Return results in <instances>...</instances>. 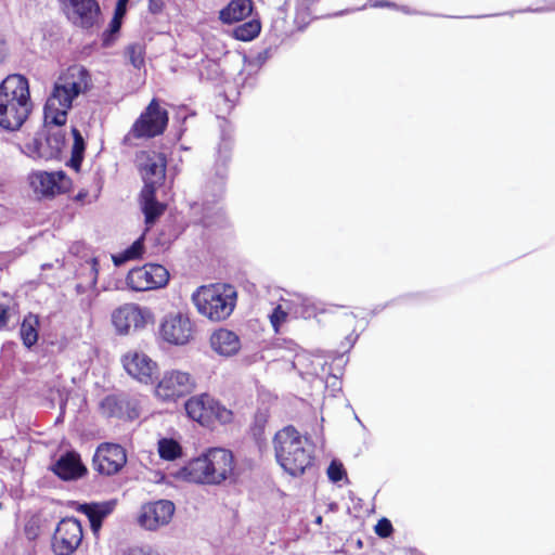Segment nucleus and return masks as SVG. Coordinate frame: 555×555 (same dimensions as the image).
Returning a JSON list of instances; mask_svg holds the SVG:
<instances>
[{
  "mask_svg": "<svg viewBox=\"0 0 555 555\" xmlns=\"http://www.w3.org/2000/svg\"><path fill=\"white\" fill-rule=\"evenodd\" d=\"M91 88L89 72L80 65L67 68L54 82L44 105V120L56 127L65 125L74 100Z\"/></svg>",
  "mask_w": 555,
  "mask_h": 555,
  "instance_id": "obj_1",
  "label": "nucleus"
},
{
  "mask_svg": "<svg viewBox=\"0 0 555 555\" xmlns=\"http://www.w3.org/2000/svg\"><path fill=\"white\" fill-rule=\"evenodd\" d=\"M175 476L184 481L204 485H220L227 480H234V456L230 450L211 448L191 460Z\"/></svg>",
  "mask_w": 555,
  "mask_h": 555,
  "instance_id": "obj_2",
  "label": "nucleus"
},
{
  "mask_svg": "<svg viewBox=\"0 0 555 555\" xmlns=\"http://www.w3.org/2000/svg\"><path fill=\"white\" fill-rule=\"evenodd\" d=\"M30 112L28 80L22 75H9L0 85V127L18 130Z\"/></svg>",
  "mask_w": 555,
  "mask_h": 555,
  "instance_id": "obj_3",
  "label": "nucleus"
},
{
  "mask_svg": "<svg viewBox=\"0 0 555 555\" xmlns=\"http://www.w3.org/2000/svg\"><path fill=\"white\" fill-rule=\"evenodd\" d=\"M275 459L292 476H300L312 465L313 450L308 438L293 426L279 430L273 438Z\"/></svg>",
  "mask_w": 555,
  "mask_h": 555,
  "instance_id": "obj_4",
  "label": "nucleus"
},
{
  "mask_svg": "<svg viewBox=\"0 0 555 555\" xmlns=\"http://www.w3.org/2000/svg\"><path fill=\"white\" fill-rule=\"evenodd\" d=\"M197 311L211 321L225 320L236 304V291L232 285L202 286L192 296Z\"/></svg>",
  "mask_w": 555,
  "mask_h": 555,
  "instance_id": "obj_5",
  "label": "nucleus"
},
{
  "mask_svg": "<svg viewBox=\"0 0 555 555\" xmlns=\"http://www.w3.org/2000/svg\"><path fill=\"white\" fill-rule=\"evenodd\" d=\"M190 418L204 426L211 425L215 421L228 424L232 421V411L221 405L208 393L193 396L184 404Z\"/></svg>",
  "mask_w": 555,
  "mask_h": 555,
  "instance_id": "obj_6",
  "label": "nucleus"
},
{
  "mask_svg": "<svg viewBox=\"0 0 555 555\" xmlns=\"http://www.w3.org/2000/svg\"><path fill=\"white\" fill-rule=\"evenodd\" d=\"M169 280V272L162 264L146 263L130 270L126 278L128 287L135 292H145L164 287Z\"/></svg>",
  "mask_w": 555,
  "mask_h": 555,
  "instance_id": "obj_7",
  "label": "nucleus"
},
{
  "mask_svg": "<svg viewBox=\"0 0 555 555\" xmlns=\"http://www.w3.org/2000/svg\"><path fill=\"white\" fill-rule=\"evenodd\" d=\"M168 124V113L153 99L133 124L130 134L134 138H153L162 134Z\"/></svg>",
  "mask_w": 555,
  "mask_h": 555,
  "instance_id": "obj_8",
  "label": "nucleus"
},
{
  "mask_svg": "<svg viewBox=\"0 0 555 555\" xmlns=\"http://www.w3.org/2000/svg\"><path fill=\"white\" fill-rule=\"evenodd\" d=\"M81 524L74 517L62 519L53 534L52 548L56 555L73 554L82 541Z\"/></svg>",
  "mask_w": 555,
  "mask_h": 555,
  "instance_id": "obj_9",
  "label": "nucleus"
},
{
  "mask_svg": "<svg viewBox=\"0 0 555 555\" xmlns=\"http://www.w3.org/2000/svg\"><path fill=\"white\" fill-rule=\"evenodd\" d=\"M65 146V134L61 129L49 131L47 137H36L25 144L22 152L34 159H54Z\"/></svg>",
  "mask_w": 555,
  "mask_h": 555,
  "instance_id": "obj_10",
  "label": "nucleus"
},
{
  "mask_svg": "<svg viewBox=\"0 0 555 555\" xmlns=\"http://www.w3.org/2000/svg\"><path fill=\"white\" fill-rule=\"evenodd\" d=\"M194 386V379L189 373L172 370L164 373L155 393L164 401H171L191 392Z\"/></svg>",
  "mask_w": 555,
  "mask_h": 555,
  "instance_id": "obj_11",
  "label": "nucleus"
},
{
  "mask_svg": "<svg viewBox=\"0 0 555 555\" xmlns=\"http://www.w3.org/2000/svg\"><path fill=\"white\" fill-rule=\"evenodd\" d=\"M175 511V504L168 500L146 503L140 509L138 524L145 530L156 531L169 525Z\"/></svg>",
  "mask_w": 555,
  "mask_h": 555,
  "instance_id": "obj_12",
  "label": "nucleus"
},
{
  "mask_svg": "<svg viewBox=\"0 0 555 555\" xmlns=\"http://www.w3.org/2000/svg\"><path fill=\"white\" fill-rule=\"evenodd\" d=\"M69 21L81 28H91L100 18V5L95 0H59Z\"/></svg>",
  "mask_w": 555,
  "mask_h": 555,
  "instance_id": "obj_13",
  "label": "nucleus"
},
{
  "mask_svg": "<svg viewBox=\"0 0 555 555\" xmlns=\"http://www.w3.org/2000/svg\"><path fill=\"white\" fill-rule=\"evenodd\" d=\"M127 463L125 449L115 443H102L93 456V467L101 475L112 476L121 470Z\"/></svg>",
  "mask_w": 555,
  "mask_h": 555,
  "instance_id": "obj_14",
  "label": "nucleus"
},
{
  "mask_svg": "<svg viewBox=\"0 0 555 555\" xmlns=\"http://www.w3.org/2000/svg\"><path fill=\"white\" fill-rule=\"evenodd\" d=\"M167 159L163 153L155 151L142 152L139 156V168L144 181L143 189L156 190L166 177Z\"/></svg>",
  "mask_w": 555,
  "mask_h": 555,
  "instance_id": "obj_15",
  "label": "nucleus"
},
{
  "mask_svg": "<svg viewBox=\"0 0 555 555\" xmlns=\"http://www.w3.org/2000/svg\"><path fill=\"white\" fill-rule=\"evenodd\" d=\"M163 339L172 345H184L192 337V324L190 319L182 313L166 315L159 328Z\"/></svg>",
  "mask_w": 555,
  "mask_h": 555,
  "instance_id": "obj_16",
  "label": "nucleus"
},
{
  "mask_svg": "<svg viewBox=\"0 0 555 555\" xmlns=\"http://www.w3.org/2000/svg\"><path fill=\"white\" fill-rule=\"evenodd\" d=\"M126 372L143 384L153 382L157 372V364L147 354L142 351L131 350L121 359Z\"/></svg>",
  "mask_w": 555,
  "mask_h": 555,
  "instance_id": "obj_17",
  "label": "nucleus"
},
{
  "mask_svg": "<svg viewBox=\"0 0 555 555\" xmlns=\"http://www.w3.org/2000/svg\"><path fill=\"white\" fill-rule=\"evenodd\" d=\"M150 311L134 304H126L112 313V322L119 334H128L131 327L141 328Z\"/></svg>",
  "mask_w": 555,
  "mask_h": 555,
  "instance_id": "obj_18",
  "label": "nucleus"
},
{
  "mask_svg": "<svg viewBox=\"0 0 555 555\" xmlns=\"http://www.w3.org/2000/svg\"><path fill=\"white\" fill-rule=\"evenodd\" d=\"M67 178L64 172L36 171L29 175V183L35 193L42 196H53L67 188Z\"/></svg>",
  "mask_w": 555,
  "mask_h": 555,
  "instance_id": "obj_19",
  "label": "nucleus"
},
{
  "mask_svg": "<svg viewBox=\"0 0 555 555\" xmlns=\"http://www.w3.org/2000/svg\"><path fill=\"white\" fill-rule=\"evenodd\" d=\"M100 410L106 417L128 418L138 417L135 402L126 395H109L100 402Z\"/></svg>",
  "mask_w": 555,
  "mask_h": 555,
  "instance_id": "obj_20",
  "label": "nucleus"
},
{
  "mask_svg": "<svg viewBox=\"0 0 555 555\" xmlns=\"http://www.w3.org/2000/svg\"><path fill=\"white\" fill-rule=\"evenodd\" d=\"M281 300L295 318L311 319L324 311L320 301L305 294L287 293Z\"/></svg>",
  "mask_w": 555,
  "mask_h": 555,
  "instance_id": "obj_21",
  "label": "nucleus"
},
{
  "mask_svg": "<svg viewBox=\"0 0 555 555\" xmlns=\"http://www.w3.org/2000/svg\"><path fill=\"white\" fill-rule=\"evenodd\" d=\"M224 185H225V168H218L216 178L209 181L205 188V194H206V204L208 205L211 197L212 202H217L219 198L222 197L224 193ZM214 217L221 218V209L219 207L211 208L210 206L204 207V216H203V224L205 227H210L215 223L214 220H211Z\"/></svg>",
  "mask_w": 555,
  "mask_h": 555,
  "instance_id": "obj_22",
  "label": "nucleus"
},
{
  "mask_svg": "<svg viewBox=\"0 0 555 555\" xmlns=\"http://www.w3.org/2000/svg\"><path fill=\"white\" fill-rule=\"evenodd\" d=\"M52 470L63 480L78 479L87 473V468L76 452H67L61 455Z\"/></svg>",
  "mask_w": 555,
  "mask_h": 555,
  "instance_id": "obj_23",
  "label": "nucleus"
},
{
  "mask_svg": "<svg viewBox=\"0 0 555 555\" xmlns=\"http://www.w3.org/2000/svg\"><path fill=\"white\" fill-rule=\"evenodd\" d=\"M210 346L218 354L231 357L241 349V340L234 332L220 328L211 335Z\"/></svg>",
  "mask_w": 555,
  "mask_h": 555,
  "instance_id": "obj_24",
  "label": "nucleus"
},
{
  "mask_svg": "<svg viewBox=\"0 0 555 555\" xmlns=\"http://www.w3.org/2000/svg\"><path fill=\"white\" fill-rule=\"evenodd\" d=\"M156 190L142 189L141 191V209L144 214L145 224L147 228L154 224L156 219L160 217L166 206L155 198ZM149 229H146L147 231Z\"/></svg>",
  "mask_w": 555,
  "mask_h": 555,
  "instance_id": "obj_25",
  "label": "nucleus"
},
{
  "mask_svg": "<svg viewBox=\"0 0 555 555\" xmlns=\"http://www.w3.org/2000/svg\"><path fill=\"white\" fill-rule=\"evenodd\" d=\"M253 2L250 0H232L219 13V18L224 24H233L243 21L250 15Z\"/></svg>",
  "mask_w": 555,
  "mask_h": 555,
  "instance_id": "obj_26",
  "label": "nucleus"
},
{
  "mask_svg": "<svg viewBox=\"0 0 555 555\" xmlns=\"http://www.w3.org/2000/svg\"><path fill=\"white\" fill-rule=\"evenodd\" d=\"M98 266L99 262L96 258H91L86 261V264L81 268V274L85 275V280L76 285V292L78 294H85L88 292L94 293L99 274Z\"/></svg>",
  "mask_w": 555,
  "mask_h": 555,
  "instance_id": "obj_27",
  "label": "nucleus"
},
{
  "mask_svg": "<svg viewBox=\"0 0 555 555\" xmlns=\"http://www.w3.org/2000/svg\"><path fill=\"white\" fill-rule=\"evenodd\" d=\"M144 250V233L138 237L129 247L119 254L113 255V262L119 267L129 260L139 259Z\"/></svg>",
  "mask_w": 555,
  "mask_h": 555,
  "instance_id": "obj_28",
  "label": "nucleus"
},
{
  "mask_svg": "<svg viewBox=\"0 0 555 555\" xmlns=\"http://www.w3.org/2000/svg\"><path fill=\"white\" fill-rule=\"evenodd\" d=\"M73 133V146H72V155L67 163V165L73 168L75 171L80 170V166L83 159V154L86 150V144L83 137L77 128L72 129Z\"/></svg>",
  "mask_w": 555,
  "mask_h": 555,
  "instance_id": "obj_29",
  "label": "nucleus"
},
{
  "mask_svg": "<svg viewBox=\"0 0 555 555\" xmlns=\"http://www.w3.org/2000/svg\"><path fill=\"white\" fill-rule=\"evenodd\" d=\"M37 325L38 319L33 314L27 315L21 325V337L24 345L28 348L34 346L38 340Z\"/></svg>",
  "mask_w": 555,
  "mask_h": 555,
  "instance_id": "obj_30",
  "label": "nucleus"
},
{
  "mask_svg": "<svg viewBox=\"0 0 555 555\" xmlns=\"http://www.w3.org/2000/svg\"><path fill=\"white\" fill-rule=\"evenodd\" d=\"M260 30V22L257 20H251L236 26L233 29V36L235 39L241 41H250L259 35Z\"/></svg>",
  "mask_w": 555,
  "mask_h": 555,
  "instance_id": "obj_31",
  "label": "nucleus"
},
{
  "mask_svg": "<svg viewBox=\"0 0 555 555\" xmlns=\"http://www.w3.org/2000/svg\"><path fill=\"white\" fill-rule=\"evenodd\" d=\"M158 453L163 460L173 461L182 455V447L171 438H163L158 441Z\"/></svg>",
  "mask_w": 555,
  "mask_h": 555,
  "instance_id": "obj_32",
  "label": "nucleus"
},
{
  "mask_svg": "<svg viewBox=\"0 0 555 555\" xmlns=\"http://www.w3.org/2000/svg\"><path fill=\"white\" fill-rule=\"evenodd\" d=\"M81 509L88 516L89 519H101V520H103L112 512V507L108 503L85 504V505H82Z\"/></svg>",
  "mask_w": 555,
  "mask_h": 555,
  "instance_id": "obj_33",
  "label": "nucleus"
},
{
  "mask_svg": "<svg viewBox=\"0 0 555 555\" xmlns=\"http://www.w3.org/2000/svg\"><path fill=\"white\" fill-rule=\"evenodd\" d=\"M127 54L129 56L130 63L135 68H141L144 65V47L140 43L130 44L127 48Z\"/></svg>",
  "mask_w": 555,
  "mask_h": 555,
  "instance_id": "obj_34",
  "label": "nucleus"
},
{
  "mask_svg": "<svg viewBox=\"0 0 555 555\" xmlns=\"http://www.w3.org/2000/svg\"><path fill=\"white\" fill-rule=\"evenodd\" d=\"M288 313L291 312L286 308L284 309L281 305L275 307L272 313H270V323L275 333H278L281 325L286 322Z\"/></svg>",
  "mask_w": 555,
  "mask_h": 555,
  "instance_id": "obj_35",
  "label": "nucleus"
},
{
  "mask_svg": "<svg viewBox=\"0 0 555 555\" xmlns=\"http://www.w3.org/2000/svg\"><path fill=\"white\" fill-rule=\"evenodd\" d=\"M328 479L333 482H338L346 477V470L343 464L336 460H333L327 468Z\"/></svg>",
  "mask_w": 555,
  "mask_h": 555,
  "instance_id": "obj_36",
  "label": "nucleus"
},
{
  "mask_svg": "<svg viewBox=\"0 0 555 555\" xmlns=\"http://www.w3.org/2000/svg\"><path fill=\"white\" fill-rule=\"evenodd\" d=\"M24 531L28 540H35L40 533L39 518L30 517L25 524Z\"/></svg>",
  "mask_w": 555,
  "mask_h": 555,
  "instance_id": "obj_37",
  "label": "nucleus"
},
{
  "mask_svg": "<svg viewBox=\"0 0 555 555\" xmlns=\"http://www.w3.org/2000/svg\"><path fill=\"white\" fill-rule=\"evenodd\" d=\"M375 532L380 538L389 537L392 532L391 522L386 518H382L380 520H378L377 525L375 526Z\"/></svg>",
  "mask_w": 555,
  "mask_h": 555,
  "instance_id": "obj_38",
  "label": "nucleus"
},
{
  "mask_svg": "<svg viewBox=\"0 0 555 555\" xmlns=\"http://www.w3.org/2000/svg\"><path fill=\"white\" fill-rule=\"evenodd\" d=\"M121 20H122V17H118V15L114 14V16L109 23L108 35L104 39L105 42L108 40V36L115 35L119 31V29L121 27Z\"/></svg>",
  "mask_w": 555,
  "mask_h": 555,
  "instance_id": "obj_39",
  "label": "nucleus"
},
{
  "mask_svg": "<svg viewBox=\"0 0 555 555\" xmlns=\"http://www.w3.org/2000/svg\"><path fill=\"white\" fill-rule=\"evenodd\" d=\"M125 555H160L157 552H154L150 548H143V547H133L128 550Z\"/></svg>",
  "mask_w": 555,
  "mask_h": 555,
  "instance_id": "obj_40",
  "label": "nucleus"
},
{
  "mask_svg": "<svg viewBox=\"0 0 555 555\" xmlns=\"http://www.w3.org/2000/svg\"><path fill=\"white\" fill-rule=\"evenodd\" d=\"M129 0H118L116 8H115V15H118V17H124L126 14V7Z\"/></svg>",
  "mask_w": 555,
  "mask_h": 555,
  "instance_id": "obj_41",
  "label": "nucleus"
},
{
  "mask_svg": "<svg viewBox=\"0 0 555 555\" xmlns=\"http://www.w3.org/2000/svg\"><path fill=\"white\" fill-rule=\"evenodd\" d=\"M8 322V308L0 305V325H5Z\"/></svg>",
  "mask_w": 555,
  "mask_h": 555,
  "instance_id": "obj_42",
  "label": "nucleus"
},
{
  "mask_svg": "<svg viewBox=\"0 0 555 555\" xmlns=\"http://www.w3.org/2000/svg\"><path fill=\"white\" fill-rule=\"evenodd\" d=\"M89 521H90V526H91L92 531L95 533V532H98L100 530L103 520H101V519H89Z\"/></svg>",
  "mask_w": 555,
  "mask_h": 555,
  "instance_id": "obj_43",
  "label": "nucleus"
},
{
  "mask_svg": "<svg viewBox=\"0 0 555 555\" xmlns=\"http://www.w3.org/2000/svg\"><path fill=\"white\" fill-rule=\"evenodd\" d=\"M375 8H395V4L388 1H379L373 4Z\"/></svg>",
  "mask_w": 555,
  "mask_h": 555,
  "instance_id": "obj_44",
  "label": "nucleus"
},
{
  "mask_svg": "<svg viewBox=\"0 0 555 555\" xmlns=\"http://www.w3.org/2000/svg\"><path fill=\"white\" fill-rule=\"evenodd\" d=\"M5 48H4V44L3 42L0 41V64L4 61L5 59Z\"/></svg>",
  "mask_w": 555,
  "mask_h": 555,
  "instance_id": "obj_45",
  "label": "nucleus"
},
{
  "mask_svg": "<svg viewBox=\"0 0 555 555\" xmlns=\"http://www.w3.org/2000/svg\"><path fill=\"white\" fill-rule=\"evenodd\" d=\"M256 422H257V423H258V422H264V418H263L262 416H261V417H257V418H256Z\"/></svg>",
  "mask_w": 555,
  "mask_h": 555,
  "instance_id": "obj_46",
  "label": "nucleus"
},
{
  "mask_svg": "<svg viewBox=\"0 0 555 555\" xmlns=\"http://www.w3.org/2000/svg\"><path fill=\"white\" fill-rule=\"evenodd\" d=\"M315 521H317L318 524H321V521H322V517H321V516H319V517L317 518V520H315Z\"/></svg>",
  "mask_w": 555,
  "mask_h": 555,
  "instance_id": "obj_47",
  "label": "nucleus"
}]
</instances>
